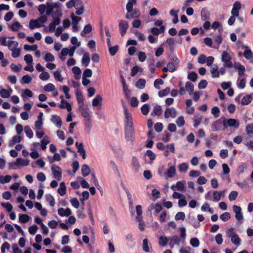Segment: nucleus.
I'll return each mask as SVG.
<instances>
[{
  "instance_id": "1",
  "label": "nucleus",
  "mask_w": 253,
  "mask_h": 253,
  "mask_svg": "<svg viewBox=\"0 0 253 253\" xmlns=\"http://www.w3.org/2000/svg\"><path fill=\"white\" fill-rule=\"evenodd\" d=\"M18 42L16 41H10L8 42L7 46L9 49L12 51L11 55L14 58L18 57L20 55V49L16 48Z\"/></svg>"
},
{
  "instance_id": "2",
  "label": "nucleus",
  "mask_w": 253,
  "mask_h": 253,
  "mask_svg": "<svg viewBox=\"0 0 253 253\" xmlns=\"http://www.w3.org/2000/svg\"><path fill=\"white\" fill-rule=\"evenodd\" d=\"M223 117H222L219 119L214 121L212 125L211 128L212 130L214 132L222 130L225 129V121L223 119Z\"/></svg>"
},
{
  "instance_id": "3",
  "label": "nucleus",
  "mask_w": 253,
  "mask_h": 253,
  "mask_svg": "<svg viewBox=\"0 0 253 253\" xmlns=\"http://www.w3.org/2000/svg\"><path fill=\"white\" fill-rule=\"evenodd\" d=\"M231 57L230 55L226 51H223L222 53L221 60L224 62V67L228 68H231L233 66L232 62H231Z\"/></svg>"
},
{
  "instance_id": "4",
  "label": "nucleus",
  "mask_w": 253,
  "mask_h": 253,
  "mask_svg": "<svg viewBox=\"0 0 253 253\" xmlns=\"http://www.w3.org/2000/svg\"><path fill=\"white\" fill-rule=\"evenodd\" d=\"M125 128L133 127L132 118L131 114L128 112L127 109L125 108Z\"/></svg>"
},
{
  "instance_id": "5",
  "label": "nucleus",
  "mask_w": 253,
  "mask_h": 253,
  "mask_svg": "<svg viewBox=\"0 0 253 253\" xmlns=\"http://www.w3.org/2000/svg\"><path fill=\"white\" fill-rule=\"evenodd\" d=\"M51 169L54 178L58 181L61 180L62 178V170L61 168L56 165H52Z\"/></svg>"
},
{
  "instance_id": "6",
  "label": "nucleus",
  "mask_w": 253,
  "mask_h": 253,
  "mask_svg": "<svg viewBox=\"0 0 253 253\" xmlns=\"http://www.w3.org/2000/svg\"><path fill=\"white\" fill-rule=\"evenodd\" d=\"M223 120L225 121V128L226 129L228 126L234 127L236 128L239 126V122L235 119H226L223 117Z\"/></svg>"
},
{
  "instance_id": "7",
  "label": "nucleus",
  "mask_w": 253,
  "mask_h": 253,
  "mask_svg": "<svg viewBox=\"0 0 253 253\" xmlns=\"http://www.w3.org/2000/svg\"><path fill=\"white\" fill-rule=\"evenodd\" d=\"M125 138L127 141H133L134 139L135 131L133 127L125 128Z\"/></svg>"
},
{
  "instance_id": "8",
  "label": "nucleus",
  "mask_w": 253,
  "mask_h": 253,
  "mask_svg": "<svg viewBox=\"0 0 253 253\" xmlns=\"http://www.w3.org/2000/svg\"><path fill=\"white\" fill-rule=\"evenodd\" d=\"M128 23L127 22L121 20L119 23V28L122 37H124L126 34L127 29L128 28Z\"/></svg>"
},
{
  "instance_id": "9",
  "label": "nucleus",
  "mask_w": 253,
  "mask_h": 253,
  "mask_svg": "<svg viewBox=\"0 0 253 253\" xmlns=\"http://www.w3.org/2000/svg\"><path fill=\"white\" fill-rule=\"evenodd\" d=\"M233 210L235 213V218L238 220L240 221L243 219V215L242 213V209L240 207L234 205L233 206Z\"/></svg>"
},
{
  "instance_id": "10",
  "label": "nucleus",
  "mask_w": 253,
  "mask_h": 253,
  "mask_svg": "<svg viewBox=\"0 0 253 253\" xmlns=\"http://www.w3.org/2000/svg\"><path fill=\"white\" fill-rule=\"evenodd\" d=\"M177 114L176 111L173 107L167 108L165 111V118H169L171 117L174 118Z\"/></svg>"
},
{
  "instance_id": "11",
  "label": "nucleus",
  "mask_w": 253,
  "mask_h": 253,
  "mask_svg": "<svg viewBox=\"0 0 253 253\" xmlns=\"http://www.w3.org/2000/svg\"><path fill=\"white\" fill-rule=\"evenodd\" d=\"M140 16V12L139 10L134 9L132 10L131 13H128L126 14V18L131 19L133 18H138Z\"/></svg>"
},
{
  "instance_id": "12",
  "label": "nucleus",
  "mask_w": 253,
  "mask_h": 253,
  "mask_svg": "<svg viewBox=\"0 0 253 253\" xmlns=\"http://www.w3.org/2000/svg\"><path fill=\"white\" fill-rule=\"evenodd\" d=\"M51 121L58 127L60 128L62 126V120L61 118L57 115L52 116Z\"/></svg>"
},
{
  "instance_id": "13",
  "label": "nucleus",
  "mask_w": 253,
  "mask_h": 253,
  "mask_svg": "<svg viewBox=\"0 0 253 253\" xmlns=\"http://www.w3.org/2000/svg\"><path fill=\"white\" fill-rule=\"evenodd\" d=\"M72 18L73 20L72 27L74 31H77L78 30V22L81 20V17L76 16L74 14L72 13L71 14Z\"/></svg>"
},
{
  "instance_id": "14",
  "label": "nucleus",
  "mask_w": 253,
  "mask_h": 253,
  "mask_svg": "<svg viewBox=\"0 0 253 253\" xmlns=\"http://www.w3.org/2000/svg\"><path fill=\"white\" fill-rule=\"evenodd\" d=\"M58 214L61 216H69L71 214V210L69 208L65 210L63 208H60L58 209Z\"/></svg>"
},
{
  "instance_id": "15",
  "label": "nucleus",
  "mask_w": 253,
  "mask_h": 253,
  "mask_svg": "<svg viewBox=\"0 0 253 253\" xmlns=\"http://www.w3.org/2000/svg\"><path fill=\"white\" fill-rule=\"evenodd\" d=\"M243 48L245 49L244 53L243 55L247 59H250L253 57V53L251 51V50L249 48V47L247 45H243L242 46Z\"/></svg>"
},
{
  "instance_id": "16",
  "label": "nucleus",
  "mask_w": 253,
  "mask_h": 253,
  "mask_svg": "<svg viewBox=\"0 0 253 253\" xmlns=\"http://www.w3.org/2000/svg\"><path fill=\"white\" fill-rule=\"evenodd\" d=\"M30 161L27 159H22V158H18L16 159L15 162L16 166H27L29 165Z\"/></svg>"
},
{
  "instance_id": "17",
  "label": "nucleus",
  "mask_w": 253,
  "mask_h": 253,
  "mask_svg": "<svg viewBox=\"0 0 253 253\" xmlns=\"http://www.w3.org/2000/svg\"><path fill=\"white\" fill-rule=\"evenodd\" d=\"M90 56L88 52H85L83 56L82 59V64L84 66L86 67L88 65L89 62H90Z\"/></svg>"
},
{
  "instance_id": "18",
  "label": "nucleus",
  "mask_w": 253,
  "mask_h": 253,
  "mask_svg": "<svg viewBox=\"0 0 253 253\" xmlns=\"http://www.w3.org/2000/svg\"><path fill=\"white\" fill-rule=\"evenodd\" d=\"M176 173V169L174 166H170L167 171L165 173V175L169 178L173 177Z\"/></svg>"
},
{
  "instance_id": "19",
  "label": "nucleus",
  "mask_w": 253,
  "mask_h": 253,
  "mask_svg": "<svg viewBox=\"0 0 253 253\" xmlns=\"http://www.w3.org/2000/svg\"><path fill=\"white\" fill-rule=\"evenodd\" d=\"M61 104H59V107L61 109H65L66 108L67 110L70 112L72 110V106L71 105L68 103L66 100L62 99L61 101Z\"/></svg>"
},
{
  "instance_id": "20",
  "label": "nucleus",
  "mask_w": 253,
  "mask_h": 253,
  "mask_svg": "<svg viewBox=\"0 0 253 253\" xmlns=\"http://www.w3.org/2000/svg\"><path fill=\"white\" fill-rule=\"evenodd\" d=\"M137 0H128L126 5V9L127 10V13H131L133 10V6L134 4H136Z\"/></svg>"
},
{
  "instance_id": "21",
  "label": "nucleus",
  "mask_w": 253,
  "mask_h": 253,
  "mask_svg": "<svg viewBox=\"0 0 253 253\" xmlns=\"http://www.w3.org/2000/svg\"><path fill=\"white\" fill-rule=\"evenodd\" d=\"M162 108L161 106L156 105L155 107L154 108V109L153 111L152 112L151 115L152 116H160L162 114Z\"/></svg>"
},
{
  "instance_id": "22",
  "label": "nucleus",
  "mask_w": 253,
  "mask_h": 253,
  "mask_svg": "<svg viewBox=\"0 0 253 253\" xmlns=\"http://www.w3.org/2000/svg\"><path fill=\"white\" fill-rule=\"evenodd\" d=\"M57 192L61 196H63L66 193V187L64 182L60 183L59 188L58 189Z\"/></svg>"
},
{
  "instance_id": "23",
  "label": "nucleus",
  "mask_w": 253,
  "mask_h": 253,
  "mask_svg": "<svg viewBox=\"0 0 253 253\" xmlns=\"http://www.w3.org/2000/svg\"><path fill=\"white\" fill-rule=\"evenodd\" d=\"M42 26L41 24L38 22V20L36 19H32L29 22V28L33 30L35 28H38Z\"/></svg>"
},
{
  "instance_id": "24",
  "label": "nucleus",
  "mask_w": 253,
  "mask_h": 253,
  "mask_svg": "<svg viewBox=\"0 0 253 253\" xmlns=\"http://www.w3.org/2000/svg\"><path fill=\"white\" fill-rule=\"evenodd\" d=\"M82 174L83 176L85 177L89 175L90 172V169L89 166L84 164L82 167Z\"/></svg>"
},
{
  "instance_id": "25",
  "label": "nucleus",
  "mask_w": 253,
  "mask_h": 253,
  "mask_svg": "<svg viewBox=\"0 0 253 253\" xmlns=\"http://www.w3.org/2000/svg\"><path fill=\"white\" fill-rule=\"evenodd\" d=\"M22 137L19 135H14L9 142V146H12L15 143H19L22 140Z\"/></svg>"
},
{
  "instance_id": "26",
  "label": "nucleus",
  "mask_w": 253,
  "mask_h": 253,
  "mask_svg": "<svg viewBox=\"0 0 253 253\" xmlns=\"http://www.w3.org/2000/svg\"><path fill=\"white\" fill-rule=\"evenodd\" d=\"M102 100L103 98L100 95H97L96 97L92 100V106L93 107H96L98 106L102 102Z\"/></svg>"
},
{
  "instance_id": "27",
  "label": "nucleus",
  "mask_w": 253,
  "mask_h": 253,
  "mask_svg": "<svg viewBox=\"0 0 253 253\" xmlns=\"http://www.w3.org/2000/svg\"><path fill=\"white\" fill-rule=\"evenodd\" d=\"M211 73L213 78L219 77V72L218 70L217 65H214V66L211 68Z\"/></svg>"
},
{
  "instance_id": "28",
  "label": "nucleus",
  "mask_w": 253,
  "mask_h": 253,
  "mask_svg": "<svg viewBox=\"0 0 253 253\" xmlns=\"http://www.w3.org/2000/svg\"><path fill=\"white\" fill-rule=\"evenodd\" d=\"M169 237L168 238L166 236H161L159 238V244L162 247L166 246L168 243Z\"/></svg>"
},
{
  "instance_id": "29",
  "label": "nucleus",
  "mask_w": 253,
  "mask_h": 253,
  "mask_svg": "<svg viewBox=\"0 0 253 253\" xmlns=\"http://www.w3.org/2000/svg\"><path fill=\"white\" fill-rule=\"evenodd\" d=\"M231 240L233 244L235 245L239 246L241 243V239L238 236V235L236 234H233L231 237Z\"/></svg>"
},
{
  "instance_id": "30",
  "label": "nucleus",
  "mask_w": 253,
  "mask_h": 253,
  "mask_svg": "<svg viewBox=\"0 0 253 253\" xmlns=\"http://www.w3.org/2000/svg\"><path fill=\"white\" fill-rule=\"evenodd\" d=\"M223 191H214L213 192V200L215 202L219 201L221 198Z\"/></svg>"
},
{
  "instance_id": "31",
  "label": "nucleus",
  "mask_w": 253,
  "mask_h": 253,
  "mask_svg": "<svg viewBox=\"0 0 253 253\" xmlns=\"http://www.w3.org/2000/svg\"><path fill=\"white\" fill-rule=\"evenodd\" d=\"M83 106H80L79 108L80 110V112L81 113L82 116L85 119L90 118L89 117V114L88 112L86 109L84 108L83 107Z\"/></svg>"
},
{
  "instance_id": "32",
  "label": "nucleus",
  "mask_w": 253,
  "mask_h": 253,
  "mask_svg": "<svg viewBox=\"0 0 253 253\" xmlns=\"http://www.w3.org/2000/svg\"><path fill=\"white\" fill-rule=\"evenodd\" d=\"M252 101V97L251 95H247L245 96L242 100L241 103L242 105H248Z\"/></svg>"
},
{
  "instance_id": "33",
  "label": "nucleus",
  "mask_w": 253,
  "mask_h": 253,
  "mask_svg": "<svg viewBox=\"0 0 253 253\" xmlns=\"http://www.w3.org/2000/svg\"><path fill=\"white\" fill-rule=\"evenodd\" d=\"M73 73L75 75V78L78 79L80 78L82 73L81 70L78 67L75 66L72 69Z\"/></svg>"
},
{
  "instance_id": "34",
  "label": "nucleus",
  "mask_w": 253,
  "mask_h": 253,
  "mask_svg": "<svg viewBox=\"0 0 253 253\" xmlns=\"http://www.w3.org/2000/svg\"><path fill=\"white\" fill-rule=\"evenodd\" d=\"M11 176L10 175H6V176H0V182L2 184H5L8 183L11 180Z\"/></svg>"
},
{
  "instance_id": "35",
  "label": "nucleus",
  "mask_w": 253,
  "mask_h": 253,
  "mask_svg": "<svg viewBox=\"0 0 253 253\" xmlns=\"http://www.w3.org/2000/svg\"><path fill=\"white\" fill-rule=\"evenodd\" d=\"M45 198L47 202L49 203V205L52 207H54L55 204L54 197L50 194H47L45 195Z\"/></svg>"
},
{
  "instance_id": "36",
  "label": "nucleus",
  "mask_w": 253,
  "mask_h": 253,
  "mask_svg": "<svg viewBox=\"0 0 253 253\" xmlns=\"http://www.w3.org/2000/svg\"><path fill=\"white\" fill-rule=\"evenodd\" d=\"M146 81L143 79H139L136 83V86L139 89H143L145 87Z\"/></svg>"
},
{
  "instance_id": "37",
  "label": "nucleus",
  "mask_w": 253,
  "mask_h": 253,
  "mask_svg": "<svg viewBox=\"0 0 253 253\" xmlns=\"http://www.w3.org/2000/svg\"><path fill=\"white\" fill-rule=\"evenodd\" d=\"M30 218V216L26 214H21L19 215V221L23 223L28 222Z\"/></svg>"
},
{
  "instance_id": "38",
  "label": "nucleus",
  "mask_w": 253,
  "mask_h": 253,
  "mask_svg": "<svg viewBox=\"0 0 253 253\" xmlns=\"http://www.w3.org/2000/svg\"><path fill=\"white\" fill-rule=\"evenodd\" d=\"M92 30V26L90 24H87L84 27L83 31L81 32V35L82 36H84L85 34H88L91 32Z\"/></svg>"
},
{
  "instance_id": "39",
  "label": "nucleus",
  "mask_w": 253,
  "mask_h": 253,
  "mask_svg": "<svg viewBox=\"0 0 253 253\" xmlns=\"http://www.w3.org/2000/svg\"><path fill=\"white\" fill-rule=\"evenodd\" d=\"M76 96L78 102L81 104L80 106L84 105V98L83 94L81 91H77L76 92Z\"/></svg>"
},
{
  "instance_id": "40",
  "label": "nucleus",
  "mask_w": 253,
  "mask_h": 253,
  "mask_svg": "<svg viewBox=\"0 0 253 253\" xmlns=\"http://www.w3.org/2000/svg\"><path fill=\"white\" fill-rule=\"evenodd\" d=\"M32 81V78L28 75H24L21 80V83L22 84H28Z\"/></svg>"
},
{
  "instance_id": "41",
  "label": "nucleus",
  "mask_w": 253,
  "mask_h": 253,
  "mask_svg": "<svg viewBox=\"0 0 253 253\" xmlns=\"http://www.w3.org/2000/svg\"><path fill=\"white\" fill-rule=\"evenodd\" d=\"M188 169V165L186 163H183L178 166V170L180 172H186Z\"/></svg>"
},
{
  "instance_id": "42",
  "label": "nucleus",
  "mask_w": 253,
  "mask_h": 253,
  "mask_svg": "<svg viewBox=\"0 0 253 253\" xmlns=\"http://www.w3.org/2000/svg\"><path fill=\"white\" fill-rule=\"evenodd\" d=\"M0 95L4 98H8L10 95V92L5 88H2L0 90Z\"/></svg>"
},
{
  "instance_id": "43",
  "label": "nucleus",
  "mask_w": 253,
  "mask_h": 253,
  "mask_svg": "<svg viewBox=\"0 0 253 253\" xmlns=\"http://www.w3.org/2000/svg\"><path fill=\"white\" fill-rule=\"evenodd\" d=\"M150 106L148 104H144L141 108V111L144 115H147L149 112Z\"/></svg>"
},
{
  "instance_id": "44",
  "label": "nucleus",
  "mask_w": 253,
  "mask_h": 253,
  "mask_svg": "<svg viewBox=\"0 0 253 253\" xmlns=\"http://www.w3.org/2000/svg\"><path fill=\"white\" fill-rule=\"evenodd\" d=\"M78 152L82 156L83 159H85L86 158L85 152L84 148V145L82 143H80V146L78 148Z\"/></svg>"
},
{
  "instance_id": "45",
  "label": "nucleus",
  "mask_w": 253,
  "mask_h": 253,
  "mask_svg": "<svg viewBox=\"0 0 253 253\" xmlns=\"http://www.w3.org/2000/svg\"><path fill=\"white\" fill-rule=\"evenodd\" d=\"M170 89L169 87H167L165 89H163L158 92V95L160 97H163L167 95L170 92Z\"/></svg>"
},
{
  "instance_id": "46",
  "label": "nucleus",
  "mask_w": 253,
  "mask_h": 253,
  "mask_svg": "<svg viewBox=\"0 0 253 253\" xmlns=\"http://www.w3.org/2000/svg\"><path fill=\"white\" fill-rule=\"evenodd\" d=\"M185 87L189 94H191L193 93L194 91V85L192 83L190 82H186Z\"/></svg>"
},
{
  "instance_id": "47",
  "label": "nucleus",
  "mask_w": 253,
  "mask_h": 253,
  "mask_svg": "<svg viewBox=\"0 0 253 253\" xmlns=\"http://www.w3.org/2000/svg\"><path fill=\"white\" fill-rule=\"evenodd\" d=\"M24 49L27 51H36L38 49V46L37 44H34L30 45L29 44H25L24 46Z\"/></svg>"
},
{
  "instance_id": "48",
  "label": "nucleus",
  "mask_w": 253,
  "mask_h": 253,
  "mask_svg": "<svg viewBox=\"0 0 253 253\" xmlns=\"http://www.w3.org/2000/svg\"><path fill=\"white\" fill-rule=\"evenodd\" d=\"M118 50H119V46L118 45H116L114 46H111L109 48V51L110 54L111 56H114L117 53Z\"/></svg>"
},
{
  "instance_id": "49",
  "label": "nucleus",
  "mask_w": 253,
  "mask_h": 253,
  "mask_svg": "<svg viewBox=\"0 0 253 253\" xmlns=\"http://www.w3.org/2000/svg\"><path fill=\"white\" fill-rule=\"evenodd\" d=\"M230 213L225 212L220 215V218L223 221H227L230 219Z\"/></svg>"
},
{
  "instance_id": "50",
  "label": "nucleus",
  "mask_w": 253,
  "mask_h": 253,
  "mask_svg": "<svg viewBox=\"0 0 253 253\" xmlns=\"http://www.w3.org/2000/svg\"><path fill=\"white\" fill-rule=\"evenodd\" d=\"M191 245L194 248H196L199 246L200 242L199 240L197 238H192L190 241Z\"/></svg>"
},
{
  "instance_id": "51",
  "label": "nucleus",
  "mask_w": 253,
  "mask_h": 253,
  "mask_svg": "<svg viewBox=\"0 0 253 253\" xmlns=\"http://www.w3.org/2000/svg\"><path fill=\"white\" fill-rule=\"evenodd\" d=\"M132 164L133 167L134 168L135 170L136 171H137L139 168L140 166H139L138 160L136 158H135L134 157H133L132 158Z\"/></svg>"
},
{
  "instance_id": "52",
  "label": "nucleus",
  "mask_w": 253,
  "mask_h": 253,
  "mask_svg": "<svg viewBox=\"0 0 253 253\" xmlns=\"http://www.w3.org/2000/svg\"><path fill=\"white\" fill-rule=\"evenodd\" d=\"M61 160L60 155L57 153H55L53 158L49 157V161L50 163H53L54 161H59Z\"/></svg>"
},
{
  "instance_id": "53",
  "label": "nucleus",
  "mask_w": 253,
  "mask_h": 253,
  "mask_svg": "<svg viewBox=\"0 0 253 253\" xmlns=\"http://www.w3.org/2000/svg\"><path fill=\"white\" fill-rule=\"evenodd\" d=\"M50 77L49 74L47 72L43 71L39 76L40 79L42 81H46Z\"/></svg>"
},
{
  "instance_id": "54",
  "label": "nucleus",
  "mask_w": 253,
  "mask_h": 253,
  "mask_svg": "<svg viewBox=\"0 0 253 253\" xmlns=\"http://www.w3.org/2000/svg\"><path fill=\"white\" fill-rule=\"evenodd\" d=\"M44 60L46 62H53L55 60L54 56L50 53H46L44 56Z\"/></svg>"
},
{
  "instance_id": "55",
  "label": "nucleus",
  "mask_w": 253,
  "mask_h": 253,
  "mask_svg": "<svg viewBox=\"0 0 253 253\" xmlns=\"http://www.w3.org/2000/svg\"><path fill=\"white\" fill-rule=\"evenodd\" d=\"M198 75L195 72H191L188 75V79L192 82H195L197 80Z\"/></svg>"
},
{
  "instance_id": "56",
  "label": "nucleus",
  "mask_w": 253,
  "mask_h": 253,
  "mask_svg": "<svg viewBox=\"0 0 253 253\" xmlns=\"http://www.w3.org/2000/svg\"><path fill=\"white\" fill-rule=\"evenodd\" d=\"M176 124L178 126L181 127L185 125V121L182 116H179L176 120Z\"/></svg>"
},
{
  "instance_id": "57",
  "label": "nucleus",
  "mask_w": 253,
  "mask_h": 253,
  "mask_svg": "<svg viewBox=\"0 0 253 253\" xmlns=\"http://www.w3.org/2000/svg\"><path fill=\"white\" fill-rule=\"evenodd\" d=\"M55 79L59 82H62L63 78L62 77L61 75V72L59 71H56L53 74Z\"/></svg>"
},
{
  "instance_id": "58",
  "label": "nucleus",
  "mask_w": 253,
  "mask_h": 253,
  "mask_svg": "<svg viewBox=\"0 0 253 253\" xmlns=\"http://www.w3.org/2000/svg\"><path fill=\"white\" fill-rule=\"evenodd\" d=\"M169 240H171L174 245L179 246L180 244V239L177 235L169 237Z\"/></svg>"
},
{
  "instance_id": "59",
  "label": "nucleus",
  "mask_w": 253,
  "mask_h": 253,
  "mask_svg": "<svg viewBox=\"0 0 253 253\" xmlns=\"http://www.w3.org/2000/svg\"><path fill=\"white\" fill-rule=\"evenodd\" d=\"M55 86L51 83H48L44 86V90L45 91H51L55 90Z\"/></svg>"
},
{
  "instance_id": "60",
  "label": "nucleus",
  "mask_w": 253,
  "mask_h": 253,
  "mask_svg": "<svg viewBox=\"0 0 253 253\" xmlns=\"http://www.w3.org/2000/svg\"><path fill=\"white\" fill-rule=\"evenodd\" d=\"M185 218V215L184 212L182 211L178 212L175 216V219L176 220H184Z\"/></svg>"
},
{
  "instance_id": "61",
  "label": "nucleus",
  "mask_w": 253,
  "mask_h": 253,
  "mask_svg": "<svg viewBox=\"0 0 253 253\" xmlns=\"http://www.w3.org/2000/svg\"><path fill=\"white\" fill-rule=\"evenodd\" d=\"M22 25L18 22H14L11 26V30L12 31H17L21 27Z\"/></svg>"
},
{
  "instance_id": "62",
  "label": "nucleus",
  "mask_w": 253,
  "mask_h": 253,
  "mask_svg": "<svg viewBox=\"0 0 253 253\" xmlns=\"http://www.w3.org/2000/svg\"><path fill=\"white\" fill-rule=\"evenodd\" d=\"M25 132L28 137H29V138H31L33 137V132L29 126H25Z\"/></svg>"
},
{
  "instance_id": "63",
  "label": "nucleus",
  "mask_w": 253,
  "mask_h": 253,
  "mask_svg": "<svg viewBox=\"0 0 253 253\" xmlns=\"http://www.w3.org/2000/svg\"><path fill=\"white\" fill-rule=\"evenodd\" d=\"M164 83V81L162 79H157L154 81V85L157 89H160L161 87L159 85L163 84Z\"/></svg>"
},
{
  "instance_id": "64",
  "label": "nucleus",
  "mask_w": 253,
  "mask_h": 253,
  "mask_svg": "<svg viewBox=\"0 0 253 253\" xmlns=\"http://www.w3.org/2000/svg\"><path fill=\"white\" fill-rule=\"evenodd\" d=\"M176 188L178 191H183L185 189L184 182L180 181H177L176 183Z\"/></svg>"
}]
</instances>
